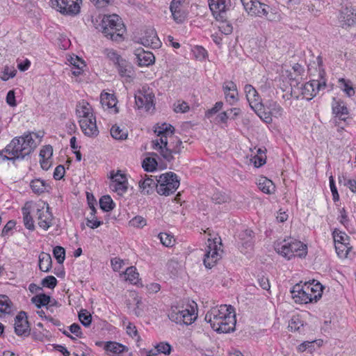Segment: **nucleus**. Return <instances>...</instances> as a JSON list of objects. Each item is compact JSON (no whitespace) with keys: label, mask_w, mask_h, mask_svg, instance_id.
<instances>
[{"label":"nucleus","mask_w":356,"mask_h":356,"mask_svg":"<svg viewBox=\"0 0 356 356\" xmlns=\"http://www.w3.org/2000/svg\"><path fill=\"white\" fill-rule=\"evenodd\" d=\"M268 10H271L269 6L257 0L254 2V6H252V9H250L248 14L251 16L262 17L264 15H267L268 14Z\"/></svg>","instance_id":"25"},{"label":"nucleus","mask_w":356,"mask_h":356,"mask_svg":"<svg viewBox=\"0 0 356 356\" xmlns=\"http://www.w3.org/2000/svg\"><path fill=\"white\" fill-rule=\"evenodd\" d=\"M118 72L122 78H124L127 81H129L134 76V72L130 63L122 59L116 66Z\"/></svg>","instance_id":"21"},{"label":"nucleus","mask_w":356,"mask_h":356,"mask_svg":"<svg viewBox=\"0 0 356 356\" xmlns=\"http://www.w3.org/2000/svg\"><path fill=\"white\" fill-rule=\"evenodd\" d=\"M53 154V148L51 145H45L40 150V156L42 159H49Z\"/></svg>","instance_id":"58"},{"label":"nucleus","mask_w":356,"mask_h":356,"mask_svg":"<svg viewBox=\"0 0 356 356\" xmlns=\"http://www.w3.org/2000/svg\"><path fill=\"white\" fill-rule=\"evenodd\" d=\"M81 2V0H51L52 8L65 15H77Z\"/></svg>","instance_id":"8"},{"label":"nucleus","mask_w":356,"mask_h":356,"mask_svg":"<svg viewBox=\"0 0 356 356\" xmlns=\"http://www.w3.org/2000/svg\"><path fill=\"white\" fill-rule=\"evenodd\" d=\"M38 224L44 230H47L51 225L54 220L53 215L49 211V205L37 209Z\"/></svg>","instance_id":"11"},{"label":"nucleus","mask_w":356,"mask_h":356,"mask_svg":"<svg viewBox=\"0 0 356 356\" xmlns=\"http://www.w3.org/2000/svg\"><path fill=\"white\" fill-rule=\"evenodd\" d=\"M204 319L218 332L228 333L235 330L236 316L231 305H222L219 307L211 308L206 314Z\"/></svg>","instance_id":"2"},{"label":"nucleus","mask_w":356,"mask_h":356,"mask_svg":"<svg viewBox=\"0 0 356 356\" xmlns=\"http://www.w3.org/2000/svg\"><path fill=\"white\" fill-rule=\"evenodd\" d=\"M104 349L108 353L112 354V356L118 355L122 353H127L128 348L115 341H107L105 343Z\"/></svg>","instance_id":"24"},{"label":"nucleus","mask_w":356,"mask_h":356,"mask_svg":"<svg viewBox=\"0 0 356 356\" xmlns=\"http://www.w3.org/2000/svg\"><path fill=\"white\" fill-rule=\"evenodd\" d=\"M31 302L35 305L38 308L47 306L51 302V297L45 293H40L33 296Z\"/></svg>","instance_id":"34"},{"label":"nucleus","mask_w":356,"mask_h":356,"mask_svg":"<svg viewBox=\"0 0 356 356\" xmlns=\"http://www.w3.org/2000/svg\"><path fill=\"white\" fill-rule=\"evenodd\" d=\"M339 83H340L341 90L347 95V96L350 97L355 95V90L350 81L341 78L339 79Z\"/></svg>","instance_id":"43"},{"label":"nucleus","mask_w":356,"mask_h":356,"mask_svg":"<svg viewBox=\"0 0 356 356\" xmlns=\"http://www.w3.org/2000/svg\"><path fill=\"white\" fill-rule=\"evenodd\" d=\"M225 99L230 104L238 100V91L236 85L232 81L224 83L222 86Z\"/></svg>","instance_id":"20"},{"label":"nucleus","mask_w":356,"mask_h":356,"mask_svg":"<svg viewBox=\"0 0 356 356\" xmlns=\"http://www.w3.org/2000/svg\"><path fill=\"white\" fill-rule=\"evenodd\" d=\"M209 244L207 246L206 253L204 254V264L206 268H211L216 261L220 259V254L218 252L216 242L211 246V242L209 240Z\"/></svg>","instance_id":"16"},{"label":"nucleus","mask_w":356,"mask_h":356,"mask_svg":"<svg viewBox=\"0 0 356 356\" xmlns=\"http://www.w3.org/2000/svg\"><path fill=\"white\" fill-rule=\"evenodd\" d=\"M172 351V346L167 342L157 343V353H163L169 355Z\"/></svg>","instance_id":"54"},{"label":"nucleus","mask_w":356,"mask_h":356,"mask_svg":"<svg viewBox=\"0 0 356 356\" xmlns=\"http://www.w3.org/2000/svg\"><path fill=\"white\" fill-rule=\"evenodd\" d=\"M42 284L44 286L49 289H54L57 284V280L55 277L49 275L42 280Z\"/></svg>","instance_id":"56"},{"label":"nucleus","mask_w":356,"mask_h":356,"mask_svg":"<svg viewBox=\"0 0 356 356\" xmlns=\"http://www.w3.org/2000/svg\"><path fill=\"white\" fill-rule=\"evenodd\" d=\"M332 234L335 245L342 242L347 243L346 241L348 240V237L345 233H337V231H334Z\"/></svg>","instance_id":"60"},{"label":"nucleus","mask_w":356,"mask_h":356,"mask_svg":"<svg viewBox=\"0 0 356 356\" xmlns=\"http://www.w3.org/2000/svg\"><path fill=\"white\" fill-rule=\"evenodd\" d=\"M126 330H127V333L131 337H138L139 338V337L138 336V330L136 327V326L129 322L128 324L126 325Z\"/></svg>","instance_id":"64"},{"label":"nucleus","mask_w":356,"mask_h":356,"mask_svg":"<svg viewBox=\"0 0 356 356\" xmlns=\"http://www.w3.org/2000/svg\"><path fill=\"white\" fill-rule=\"evenodd\" d=\"M252 110L257 113V115L266 123L270 124L272 122L273 119L270 111H264V106L261 104V108L259 110L252 108Z\"/></svg>","instance_id":"45"},{"label":"nucleus","mask_w":356,"mask_h":356,"mask_svg":"<svg viewBox=\"0 0 356 356\" xmlns=\"http://www.w3.org/2000/svg\"><path fill=\"white\" fill-rule=\"evenodd\" d=\"M136 61L139 66H149L154 63L155 60L154 55L147 51H145L143 49H137L135 51Z\"/></svg>","instance_id":"19"},{"label":"nucleus","mask_w":356,"mask_h":356,"mask_svg":"<svg viewBox=\"0 0 356 356\" xmlns=\"http://www.w3.org/2000/svg\"><path fill=\"white\" fill-rule=\"evenodd\" d=\"M53 254L58 264H63L65 259V250L61 246H56L53 250Z\"/></svg>","instance_id":"50"},{"label":"nucleus","mask_w":356,"mask_h":356,"mask_svg":"<svg viewBox=\"0 0 356 356\" xmlns=\"http://www.w3.org/2000/svg\"><path fill=\"white\" fill-rule=\"evenodd\" d=\"M142 167L146 172H154L156 170V158L147 156L142 163Z\"/></svg>","instance_id":"44"},{"label":"nucleus","mask_w":356,"mask_h":356,"mask_svg":"<svg viewBox=\"0 0 356 356\" xmlns=\"http://www.w3.org/2000/svg\"><path fill=\"white\" fill-rule=\"evenodd\" d=\"M102 224V222L98 220L95 216V213H94V217L90 214V217H88L86 219V225L88 227L91 229H95L99 227Z\"/></svg>","instance_id":"55"},{"label":"nucleus","mask_w":356,"mask_h":356,"mask_svg":"<svg viewBox=\"0 0 356 356\" xmlns=\"http://www.w3.org/2000/svg\"><path fill=\"white\" fill-rule=\"evenodd\" d=\"M193 52L194 56L198 59H204L207 56V52L205 49L201 46H195Z\"/></svg>","instance_id":"57"},{"label":"nucleus","mask_w":356,"mask_h":356,"mask_svg":"<svg viewBox=\"0 0 356 356\" xmlns=\"http://www.w3.org/2000/svg\"><path fill=\"white\" fill-rule=\"evenodd\" d=\"M111 135L115 140H125L127 138V131L121 129L119 126L115 124L111 129Z\"/></svg>","instance_id":"39"},{"label":"nucleus","mask_w":356,"mask_h":356,"mask_svg":"<svg viewBox=\"0 0 356 356\" xmlns=\"http://www.w3.org/2000/svg\"><path fill=\"white\" fill-rule=\"evenodd\" d=\"M99 206L104 211H110L113 209L115 204L109 195H104L99 200Z\"/></svg>","instance_id":"42"},{"label":"nucleus","mask_w":356,"mask_h":356,"mask_svg":"<svg viewBox=\"0 0 356 356\" xmlns=\"http://www.w3.org/2000/svg\"><path fill=\"white\" fill-rule=\"evenodd\" d=\"M259 188L266 194H271L275 191V185L273 181L266 177H261L258 183Z\"/></svg>","instance_id":"31"},{"label":"nucleus","mask_w":356,"mask_h":356,"mask_svg":"<svg viewBox=\"0 0 356 356\" xmlns=\"http://www.w3.org/2000/svg\"><path fill=\"white\" fill-rule=\"evenodd\" d=\"M69 330L78 338L83 337L81 326L77 323H73L69 327Z\"/></svg>","instance_id":"62"},{"label":"nucleus","mask_w":356,"mask_h":356,"mask_svg":"<svg viewBox=\"0 0 356 356\" xmlns=\"http://www.w3.org/2000/svg\"><path fill=\"white\" fill-rule=\"evenodd\" d=\"M290 243L289 241L284 240L282 242L275 244V249L276 252L282 255L283 257L290 259L292 257V252L291 251Z\"/></svg>","instance_id":"29"},{"label":"nucleus","mask_w":356,"mask_h":356,"mask_svg":"<svg viewBox=\"0 0 356 356\" xmlns=\"http://www.w3.org/2000/svg\"><path fill=\"white\" fill-rule=\"evenodd\" d=\"M356 22V13L352 6L346 5L341 13V23L343 28L350 27Z\"/></svg>","instance_id":"18"},{"label":"nucleus","mask_w":356,"mask_h":356,"mask_svg":"<svg viewBox=\"0 0 356 356\" xmlns=\"http://www.w3.org/2000/svg\"><path fill=\"white\" fill-rule=\"evenodd\" d=\"M12 311V302L5 295H0V316L3 314H10Z\"/></svg>","instance_id":"36"},{"label":"nucleus","mask_w":356,"mask_h":356,"mask_svg":"<svg viewBox=\"0 0 356 356\" xmlns=\"http://www.w3.org/2000/svg\"><path fill=\"white\" fill-rule=\"evenodd\" d=\"M332 112L340 120L343 121L346 120V118L343 116L347 115L348 113V108L345 104L342 102L337 100L335 98H333Z\"/></svg>","instance_id":"28"},{"label":"nucleus","mask_w":356,"mask_h":356,"mask_svg":"<svg viewBox=\"0 0 356 356\" xmlns=\"http://www.w3.org/2000/svg\"><path fill=\"white\" fill-rule=\"evenodd\" d=\"M303 323L298 316H293L289 323V328L291 331H299Z\"/></svg>","instance_id":"52"},{"label":"nucleus","mask_w":356,"mask_h":356,"mask_svg":"<svg viewBox=\"0 0 356 356\" xmlns=\"http://www.w3.org/2000/svg\"><path fill=\"white\" fill-rule=\"evenodd\" d=\"M104 54L106 55L107 58L114 63L115 66L123 59L120 55L118 54V53L113 49H106L104 50Z\"/></svg>","instance_id":"47"},{"label":"nucleus","mask_w":356,"mask_h":356,"mask_svg":"<svg viewBox=\"0 0 356 356\" xmlns=\"http://www.w3.org/2000/svg\"><path fill=\"white\" fill-rule=\"evenodd\" d=\"M173 111L175 113H184L189 111V106L184 101L177 100L173 104Z\"/></svg>","instance_id":"49"},{"label":"nucleus","mask_w":356,"mask_h":356,"mask_svg":"<svg viewBox=\"0 0 356 356\" xmlns=\"http://www.w3.org/2000/svg\"><path fill=\"white\" fill-rule=\"evenodd\" d=\"M211 200L215 204H223L229 202L231 197L228 194L220 191H216L211 196Z\"/></svg>","instance_id":"37"},{"label":"nucleus","mask_w":356,"mask_h":356,"mask_svg":"<svg viewBox=\"0 0 356 356\" xmlns=\"http://www.w3.org/2000/svg\"><path fill=\"white\" fill-rule=\"evenodd\" d=\"M30 186L33 191L38 194L44 193L46 189L44 181L39 179L33 180Z\"/></svg>","instance_id":"46"},{"label":"nucleus","mask_w":356,"mask_h":356,"mask_svg":"<svg viewBox=\"0 0 356 356\" xmlns=\"http://www.w3.org/2000/svg\"><path fill=\"white\" fill-rule=\"evenodd\" d=\"M76 114L79 120L95 118L91 106L86 101L79 102L76 108Z\"/></svg>","instance_id":"22"},{"label":"nucleus","mask_w":356,"mask_h":356,"mask_svg":"<svg viewBox=\"0 0 356 356\" xmlns=\"http://www.w3.org/2000/svg\"><path fill=\"white\" fill-rule=\"evenodd\" d=\"M110 188L118 195H122L127 191V180L126 177L120 171L115 174H111Z\"/></svg>","instance_id":"10"},{"label":"nucleus","mask_w":356,"mask_h":356,"mask_svg":"<svg viewBox=\"0 0 356 356\" xmlns=\"http://www.w3.org/2000/svg\"><path fill=\"white\" fill-rule=\"evenodd\" d=\"M321 76L322 75L321 74ZM326 86L325 81L321 77V80H312L301 86L302 95L308 100L316 95L321 88Z\"/></svg>","instance_id":"9"},{"label":"nucleus","mask_w":356,"mask_h":356,"mask_svg":"<svg viewBox=\"0 0 356 356\" xmlns=\"http://www.w3.org/2000/svg\"><path fill=\"white\" fill-rule=\"evenodd\" d=\"M23 222L25 227L29 230H34V220L30 214V211L27 208L22 209Z\"/></svg>","instance_id":"41"},{"label":"nucleus","mask_w":356,"mask_h":356,"mask_svg":"<svg viewBox=\"0 0 356 356\" xmlns=\"http://www.w3.org/2000/svg\"><path fill=\"white\" fill-rule=\"evenodd\" d=\"M71 64L72 65L71 72L74 76H79L83 72V67L86 66L84 61L79 59L77 56L76 58H72Z\"/></svg>","instance_id":"35"},{"label":"nucleus","mask_w":356,"mask_h":356,"mask_svg":"<svg viewBox=\"0 0 356 356\" xmlns=\"http://www.w3.org/2000/svg\"><path fill=\"white\" fill-rule=\"evenodd\" d=\"M80 127L83 133L89 137H95L99 131L96 124V118H88L79 120Z\"/></svg>","instance_id":"15"},{"label":"nucleus","mask_w":356,"mask_h":356,"mask_svg":"<svg viewBox=\"0 0 356 356\" xmlns=\"http://www.w3.org/2000/svg\"><path fill=\"white\" fill-rule=\"evenodd\" d=\"M29 331L26 313L22 312L15 318V332L18 336H26Z\"/></svg>","instance_id":"13"},{"label":"nucleus","mask_w":356,"mask_h":356,"mask_svg":"<svg viewBox=\"0 0 356 356\" xmlns=\"http://www.w3.org/2000/svg\"><path fill=\"white\" fill-rule=\"evenodd\" d=\"M101 29L102 33L107 38L115 42L122 40L125 26L118 15H112L104 17Z\"/></svg>","instance_id":"4"},{"label":"nucleus","mask_w":356,"mask_h":356,"mask_svg":"<svg viewBox=\"0 0 356 356\" xmlns=\"http://www.w3.org/2000/svg\"><path fill=\"white\" fill-rule=\"evenodd\" d=\"M175 127L168 123H163L157 131V170H164L168 168L174 159L172 150Z\"/></svg>","instance_id":"3"},{"label":"nucleus","mask_w":356,"mask_h":356,"mask_svg":"<svg viewBox=\"0 0 356 356\" xmlns=\"http://www.w3.org/2000/svg\"><path fill=\"white\" fill-rule=\"evenodd\" d=\"M111 263L113 270L116 272L120 271L122 266L124 265V261L118 257L112 259Z\"/></svg>","instance_id":"61"},{"label":"nucleus","mask_w":356,"mask_h":356,"mask_svg":"<svg viewBox=\"0 0 356 356\" xmlns=\"http://www.w3.org/2000/svg\"><path fill=\"white\" fill-rule=\"evenodd\" d=\"M37 145L31 134H24L23 136L15 137L3 149L0 150V162L22 160L30 155Z\"/></svg>","instance_id":"1"},{"label":"nucleus","mask_w":356,"mask_h":356,"mask_svg":"<svg viewBox=\"0 0 356 356\" xmlns=\"http://www.w3.org/2000/svg\"><path fill=\"white\" fill-rule=\"evenodd\" d=\"M123 275L124 280L132 284H136L139 282V274L134 266L127 268Z\"/></svg>","instance_id":"32"},{"label":"nucleus","mask_w":356,"mask_h":356,"mask_svg":"<svg viewBox=\"0 0 356 356\" xmlns=\"http://www.w3.org/2000/svg\"><path fill=\"white\" fill-rule=\"evenodd\" d=\"M348 243H336L335 249L338 256L341 258H346L352 249V247L348 245Z\"/></svg>","instance_id":"40"},{"label":"nucleus","mask_w":356,"mask_h":356,"mask_svg":"<svg viewBox=\"0 0 356 356\" xmlns=\"http://www.w3.org/2000/svg\"><path fill=\"white\" fill-rule=\"evenodd\" d=\"M313 291V288H310V286L305 285L304 289L298 295L297 298L294 300L296 302L300 304H307L312 302V301L317 302L321 298V293L320 292L318 294H312L310 291Z\"/></svg>","instance_id":"17"},{"label":"nucleus","mask_w":356,"mask_h":356,"mask_svg":"<svg viewBox=\"0 0 356 356\" xmlns=\"http://www.w3.org/2000/svg\"><path fill=\"white\" fill-rule=\"evenodd\" d=\"M179 186L177 176L172 172L163 173L157 179V193L168 196L175 193Z\"/></svg>","instance_id":"6"},{"label":"nucleus","mask_w":356,"mask_h":356,"mask_svg":"<svg viewBox=\"0 0 356 356\" xmlns=\"http://www.w3.org/2000/svg\"><path fill=\"white\" fill-rule=\"evenodd\" d=\"M129 225L131 227L142 228L146 225V220L142 216H137L129 222Z\"/></svg>","instance_id":"53"},{"label":"nucleus","mask_w":356,"mask_h":356,"mask_svg":"<svg viewBox=\"0 0 356 356\" xmlns=\"http://www.w3.org/2000/svg\"><path fill=\"white\" fill-rule=\"evenodd\" d=\"M244 90L251 108L259 110V108H261L262 102L255 88L252 85L247 84L245 86Z\"/></svg>","instance_id":"14"},{"label":"nucleus","mask_w":356,"mask_h":356,"mask_svg":"<svg viewBox=\"0 0 356 356\" xmlns=\"http://www.w3.org/2000/svg\"><path fill=\"white\" fill-rule=\"evenodd\" d=\"M157 237L160 239L161 244L165 247L171 248L175 243L174 236L171 234L161 232L157 235Z\"/></svg>","instance_id":"38"},{"label":"nucleus","mask_w":356,"mask_h":356,"mask_svg":"<svg viewBox=\"0 0 356 356\" xmlns=\"http://www.w3.org/2000/svg\"><path fill=\"white\" fill-rule=\"evenodd\" d=\"M188 306L184 307L183 306L172 307L168 318L177 324L191 325L197 318V314L193 307Z\"/></svg>","instance_id":"5"},{"label":"nucleus","mask_w":356,"mask_h":356,"mask_svg":"<svg viewBox=\"0 0 356 356\" xmlns=\"http://www.w3.org/2000/svg\"><path fill=\"white\" fill-rule=\"evenodd\" d=\"M52 260L48 253L42 252L39 255V268L43 272H48L51 268Z\"/></svg>","instance_id":"30"},{"label":"nucleus","mask_w":356,"mask_h":356,"mask_svg":"<svg viewBox=\"0 0 356 356\" xmlns=\"http://www.w3.org/2000/svg\"><path fill=\"white\" fill-rule=\"evenodd\" d=\"M79 319L85 327H88L92 322V316L86 309H81L79 312Z\"/></svg>","instance_id":"48"},{"label":"nucleus","mask_w":356,"mask_h":356,"mask_svg":"<svg viewBox=\"0 0 356 356\" xmlns=\"http://www.w3.org/2000/svg\"><path fill=\"white\" fill-rule=\"evenodd\" d=\"M266 107L269 110L272 117L280 118L283 115V108L275 101L270 100L266 103Z\"/></svg>","instance_id":"33"},{"label":"nucleus","mask_w":356,"mask_h":356,"mask_svg":"<svg viewBox=\"0 0 356 356\" xmlns=\"http://www.w3.org/2000/svg\"><path fill=\"white\" fill-rule=\"evenodd\" d=\"M229 0H208L209 6L213 16L217 20H222L225 17Z\"/></svg>","instance_id":"12"},{"label":"nucleus","mask_w":356,"mask_h":356,"mask_svg":"<svg viewBox=\"0 0 356 356\" xmlns=\"http://www.w3.org/2000/svg\"><path fill=\"white\" fill-rule=\"evenodd\" d=\"M65 170L63 165H58L54 172V178L56 180L61 179L65 175Z\"/></svg>","instance_id":"63"},{"label":"nucleus","mask_w":356,"mask_h":356,"mask_svg":"<svg viewBox=\"0 0 356 356\" xmlns=\"http://www.w3.org/2000/svg\"><path fill=\"white\" fill-rule=\"evenodd\" d=\"M139 186L143 195H149L154 192L156 189V182L152 178V176L145 175L144 179L140 181Z\"/></svg>","instance_id":"23"},{"label":"nucleus","mask_w":356,"mask_h":356,"mask_svg":"<svg viewBox=\"0 0 356 356\" xmlns=\"http://www.w3.org/2000/svg\"><path fill=\"white\" fill-rule=\"evenodd\" d=\"M117 99L114 95L109 93H104L101 95V104L103 107L106 106L108 108L113 109V113H118V109L116 107Z\"/></svg>","instance_id":"27"},{"label":"nucleus","mask_w":356,"mask_h":356,"mask_svg":"<svg viewBox=\"0 0 356 356\" xmlns=\"http://www.w3.org/2000/svg\"><path fill=\"white\" fill-rule=\"evenodd\" d=\"M15 226V222L13 220H9L6 225L3 227L1 232V236L6 237L10 234V232Z\"/></svg>","instance_id":"59"},{"label":"nucleus","mask_w":356,"mask_h":356,"mask_svg":"<svg viewBox=\"0 0 356 356\" xmlns=\"http://www.w3.org/2000/svg\"><path fill=\"white\" fill-rule=\"evenodd\" d=\"M289 243H290L289 248H291L293 257L298 256L302 257L307 254V246L302 242L296 240H290Z\"/></svg>","instance_id":"26"},{"label":"nucleus","mask_w":356,"mask_h":356,"mask_svg":"<svg viewBox=\"0 0 356 356\" xmlns=\"http://www.w3.org/2000/svg\"><path fill=\"white\" fill-rule=\"evenodd\" d=\"M17 73V70L14 67L12 66H5L2 72V75L1 76V79L3 81H8L10 78H13Z\"/></svg>","instance_id":"51"},{"label":"nucleus","mask_w":356,"mask_h":356,"mask_svg":"<svg viewBox=\"0 0 356 356\" xmlns=\"http://www.w3.org/2000/svg\"><path fill=\"white\" fill-rule=\"evenodd\" d=\"M154 93L152 89L143 86L142 90L135 95V102L138 108H144L145 111L154 114Z\"/></svg>","instance_id":"7"}]
</instances>
